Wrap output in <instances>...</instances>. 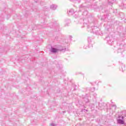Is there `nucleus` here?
Returning a JSON list of instances; mask_svg holds the SVG:
<instances>
[{"instance_id": "obj_1", "label": "nucleus", "mask_w": 126, "mask_h": 126, "mask_svg": "<svg viewBox=\"0 0 126 126\" xmlns=\"http://www.w3.org/2000/svg\"><path fill=\"white\" fill-rule=\"evenodd\" d=\"M119 119L117 120L118 124L120 125H125V121H124V116L121 115L118 116Z\"/></svg>"}, {"instance_id": "obj_2", "label": "nucleus", "mask_w": 126, "mask_h": 126, "mask_svg": "<svg viewBox=\"0 0 126 126\" xmlns=\"http://www.w3.org/2000/svg\"><path fill=\"white\" fill-rule=\"evenodd\" d=\"M83 102L85 104L89 103V98H88V95L86 94L85 95L83 96Z\"/></svg>"}, {"instance_id": "obj_3", "label": "nucleus", "mask_w": 126, "mask_h": 126, "mask_svg": "<svg viewBox=\"0 0 126 126\" xmlns=\"http://www.w3.org/2000/svg\"><path fill=\"white\" fill-rule=\"evenodd\" d=\"M98 106L99 110H103V109H105V108L107 107V104L102 102L101 103H99Z\"/></svg>"}, {"instance_id": "obj_4", "label": "nucleus", "mask_w": 126, "mask_h": 126, "mask_svg": "<svg viewBox=\"0 0 126 126\" xmlns=\"http://www.w3.org/2000/svg\"><path fill=\"white\" fill-rule=\"evenodd\" d=\"M50 52H51V53H58L59 52V49L52 48L50 50Z\"/></svg>"}, {"instance_id": "obj_5", "label": "nucleus", "mask_w": 126, "mask_h": 126, "mask_svg": "<svg viewBox=\"0 0 126 126\" xmlns=\"http://www.w3.org/2000/svg\"><path fill=\"white\" fill-rule=\"evenodd\" d=\"M50 7L51 9L55 10L57 8V6L56 5L53 4V5H52Z\"/></svg>"}, {"instance_id": "obj_6", "label": "nucleus", "mask_w": 126, "mask_h": 126, "mask_svg": "<svg viewBox=\"0 0 126 126\" xmlns=\"http://www.w3.org/2000/svg\"><path fill=\"white\" fill-rule=\"evenodd\" d=\"M90 106H91V110L92 111L94 110V107H95V105H94V104L91 103Z\"/></svg>"}, {"instance_id": "obj_7", "label": "nucleus", "mask_w": 126, "mask_h": 126, "mask_svg": "<svg viewBox=\"0 0 126 126\" xmlns=\"http://www.w3.org/2000/svg\"><path fill=\"white\" fill-rule=\"evenodd\" d=\"M112 108H114V109L116 110V109H117V106L113 105H112Z\"/></svg>"}, {"instance_id": "obj_8", "label": "nucleus", "mask_w": 126, "mask_h": 126, "mask_svg": "<svg viewBox=\"0 0 126 126\" xmlns=\"http://www.w3.org/2000/svg\"><path fill=\"white\" fill-rule=\"evenodd\" d=\"M50 126H57V124H54V123H51V124H50Z\"/></svg>"}, {"instance_id": "obj_9", "label": "nucleus", "mask_w": 126, "mask_h": 126, "mask_svg": "<svg viewBox=\"0 0 126 126\" xmlns=\"http://www.w3.org/2000/svg\"><path fill=\"white\" fill-rule=\"evenodd\" d=\"M75 87H76V86L75 85H74V91L76 90V88H75Z\"/></svg>"}, {"instance_id": "obj_10", "label": "nucleus", "mask_w": 126, "mask_h": 126, "mask_svg": "<svg viewBox=\"0 0 126 126\" xmlns=\"http://www.w3.org/2000/svg\"><path fill=\"white\" fill-rule=\"evenodd\" d=\"M93 95H94V97H96V96H97V94H94Z\"/></svg>"}, {"instance_id": "obj_11", "label": "nucleus", "mask_w": 126, "mask_h": 126, "mask_svg": "<svg viewBox=\"0 0 126 126\" xmlns=\"http://www.w3.org/2000/svg\"><path fill=\"white\" fill-rule=\"evenodd\" d=\"M63 114H64V113H65V111H63Z\"/></svg>"}, {"instance_id": "obj_12", "label": "nucleus", "mask_w": 126, "mask_h": 126, "mask_svg": "<svg viewBox=\"0 0 126 126\" xmlns=\"http://www.w3.org/2000/svg\"><path fill=\"white\" fill-rule=\"evenodd\" d=\"M94 90H95V88H94Z\"/></svg>"}, {"instance_id": "obj_13", "label": "nucleus", "mask_w": 126, "mask_h": 126, "mask_svg": "<svg viewBox=\"0 0 126 126\" xmlns=\"http://www.w3.org/2000/svg\"><path fill=\"white\" fill-rule=\"evenodd\" d=\"M86 112H87V111H88V110H86Z\"/></svg>"}]
</instances>
